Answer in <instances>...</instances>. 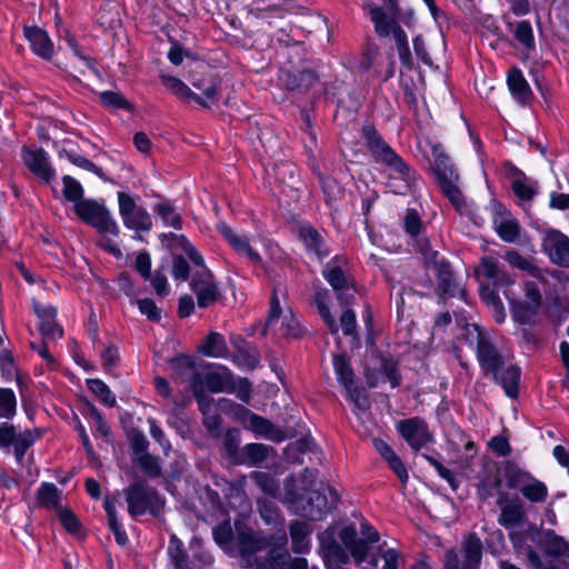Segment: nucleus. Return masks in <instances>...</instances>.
<instances>
[{
	"mask_svg": "<svg viewBox=\"0 0 569 569\" xmlns=\"http://www.w3.org/2000/svg\"><path fill=\"white\" fill-rule=\"evenodd\" d=\"M128 512L132 517L146 513L158 515L163 507L162 497L142 482H134L126 490Z\"/></svg>",
	"mask_w": 569,
	"mask_h": 569,
	"instance_id": "obj_8",
	"label": "nucleus"
},
{
	"mask_svg": "<svg viewBox=\"0 0 569 569\" xmlns=\"http://www.w3.org/2000/svg\"><path fill=\"white\" fill-rule=\"evenodd\" d=\"M234 530L237 533V546L239 553L246 562H250L257 552L266 549L272 542L271 538L263 536L260 532H254L242 521L234 522Z\"/></svg>",
	"mask_w": 569,
	"mask_h": 569,
	"instance_id": "obj_13",
	"label": "nucleus"
},
{
	"mask_svg": "<svg viewBox=\"0 0 569 569\" xmlns=\"http://www.w3.org/2000/svg\"><path fill=\"white\" fill-rule=\"evenodd\" d=\"M61 499V491L54 483L42 482L37 490L38 505L46 509H58Z\"/></svg>",
	"mask_w": 569,
	"mask_h": 569,
	"instance_id": "obj_43",
	"label": "nucleus"
},
{
	"mask_svg": "<svg viewBox=\"0 0 569 569\" xmlns=\"http://www.w3.org/2000/svg\"><path fill=\"white\" fill-rule=\"evenodd\" d=\"M365 378L370 388L389 383L395 389L401 383L398 362L387 357H379L373 367H368L365 371Z\"/></svg>",
	"mask_w": 569,
	"mask_h": 569,
	"instance_id": "obj_15",
	"label": "nucleus"
},
{
	"mask_svg": "<svg viewBox=\"0 0 569 569\" xmlns=\"http://www.w3.org/2000/svg\"><path fill=\"white\" fill-rule=\"evenodd\" d=\"M288 561L287 550L271 549L264 557H254L247 565L250 569H286Z\"/></svg>",
	"mask_w": 569,
	"mask_h": 569,
	"instance_id": "obj_37",
	"label": "nucleus"
},
{
	"mask_svg": "<svg viewBox=\"0 0 569 569\" xmlns=\"http://www.w3.org/2000/svg\"><path fill=\"white\" fill-rule=\"evenodd\" d=\"M38 430H24L18 432L13 443L14 457L19 463L22 462L26 451L40 438Z\"/></svg>",
	"mask_w": 569,
	"mask_h": 569,
	"instance_id": "obj_48",
	"label": "nucleus"
},
{
	"mask_svg": "<svg viewBox=\"0 0 569 569\" xmlns=\"http://www.w3.org/2000/svg\"><path fill=\"white\" fill-rule=\"evenodd\" d=\"M63 183V196L64 198L73 203V207L78 203V201H82L83 197V188L81 183L70 176H64L62 178Z\"/></svg>",
	"mask_w": 569,
	"mask_h": 569,
	"instance_id": "obj_56",
	"label": "nucleus"
},
{
	"mask_svg": "<svg viewBox=\"0 0 569 569\" xmlns=\"http://www.w3.org/2000/svg\"><path fill=\"white\" fill-rule=\"evenodd\" d=\"M515 38L517 41L528 50H533L536 47L533 30L528 20H521L517 23L515 29Z\"/></svg>",
	"mask_w": 569,
	"mask_h": 569,
	"instance_id": "obj_55",
	"label": "nucleus"
},
{
	"mask_svg": "<svg viewBox=\"0 0 569 569\" xmlns=\"http://www.w3.org/2000/svg\"><path fill=\"white\" fill-rule=\"evenodd\" d=\"M168 555L174 569H190L183 543L174 535L170 537Z\"/></svg>",
	"mask_w": 569,
	"mask_h": 569,
	"instance_id": "obj_49",
	"label": "nucleus"
},
{
	"mask_svg": "<svg viewBox=\"0 0 569 569\" xmlns=\"http://www.w3.org/2000/svg\"><path fill=\"white\" fill-rule=\"evenodd\" d=\"M539 548L543 553L553 560L543 566L539 553L529 548L527 551V559L532 569H569V541L557 535L553 530L547 529L538 535L536 540Z\"/></svg>",
	"mask_w": 569,
	"mask_h": 569,
	"instance_id": "obj_5",
	"label": "nucleus"
},
{
	"mask_svg": "<svg viewBox=\"0 0 569 569\" xmlns=\"http://www.w3.org/2000/svg\"><path fill=\"white\" fill-rule=\"evenodd\" d=\"M191 288L197 297V303L200 308H207L218 299V287L209 270H202L197 274L192 279Z\"/></svg>",
	"mask_w": 569,
	"mask_h": 569,
	"instance_id": "obj_24",
	"label": "nucleus"
},
{
	"mask_svg": "<svg viewBox=\"0 0 569 569\" xmlns=\"http://www.w3.org/2000/svg\"><path fill=\"white\" fill-rule=\"evenodd\" d=\"M378 552L385 562L382 569H399L400 553L397 549L387 548V543L383 542L379 545Z\"/></svg>",
	"mask_w": 569,
	"mask_h": 569,
	"instance_id": "obj_64",
	"label": "nucleus"
},
{
	"mask_svg": "<svg viewBox=\"0 0 569 569\" xmlns=\"http://www.w3.org/2000/svg\"><path fill=\"white\" fill-rule=\"evenodd\" d=\"M525 499L532 503L545 502L548 498V488L545 482L531 476L528 482L520 490Z\"/></svg>",
	"mask_w": 569,
	"mask_h": 569,
	"instance_id": "obj_47",
	"label": "nucleus"
},
{
	"mask_svg": "<svg viewBox=\"0 0 569 569\" xmlns=\"http://www.w3.org/2000/svg\"><path fill=\"white\" fill-rule=\"evenodd\" d=\"M76 214L86 223L96 228L103 237H118L119 226L111 212L100 202L91 199L78 201L73 207Z\"/></svg>",
	"mask_w": 569,
	"mask_h": 569,
	"instance_id": "obj_7",
	"label": "nucleus"
},
{
	"mask_svg": "<svg viewBox=\"0 0 569 569\" xmlns=\"http://www.w3.org/2000/svg\"><path fill=\"white\" fill-rule=\"evenodd\" d=\"M531 476L530 472L520 469L513 463H507L505 468L506 483L509 489L521 490Z\"/></svg>",
	"mask_w": 569,
	"mask_h": 569,
	"instance_id": "obj_52",
	"label": "nucleus"
},
{
	"mask_svg": "<svg viewBox=\"0 0 569 569\" xmlns=\"http://www.w3.org/2000/svg\"><path fill=\"white\" fill-rule=\"evenodd\" d=\"M0 371H1L2 378L6 381L9 382V381L16 380L18 386L22 385L18 368L14 362L13 355L8 349H2L0 351Z\"/></svg>",
	"mask_w": 569,
	"mask_h": 569,
	"instance_id": "obj_50",
	"label": "nucleus"
},
{
	"mask_svg": "<svg viewBox=\"0 0 569 569\" xmlns=\"http://www.w3.org/2000/svg\"><path fill=\"white\" fill-rule=\"evenodd\" d=\"M362 134L373 160L387 169V187L391 192L395 194H406L409 192L415 183V171L382 139L373 127H363Z\"/></svg>",
	"mask_w": 569,
	"mask_h": 569,
	"instance_id": "obj_1",
	"label": "nucleus"
},
{
	"mask_svg": "<svg viewBox=\"0 0 569 569\" xmlns=\"http://www.w3.org/2000/svg\"><path fill=\"white\" fill-rule=\"evenodd\" d=\"M501 478L498 472L485 473L477 486L479 498L486 501L493 496H498L497 505H501L505 498V493L501 491Z\"/></svg>",
	"mask_w": 569,
	"mask_h": 569,
	"instance_id": "obj_36",
	"label": "nucleus"
},
{
	"mask_svg": "<svg viewBox=\"0 0 569 569\" xmlns=\"http://www.w3.org/2000/svg\"><path fill=\"white\" fill-rule=\"evenodd\" d=\"M119 214L123 226L138 232H148L152 228V219L146 208L140 206L129 193L120 191L117 194Z\"/></svg>",
	"mask_w": 569,
	"mask_h": 569,
	"instance_id": "obj_11",
	"label": "nucleus"
},
{
	"mask_svg": "<svg viewBox=\"0 0 569 569\" xmlns=\"http://www.w3.org/2000/svg\"><path fill=\"white\" fill-rule=\"evenodd\" d=\"M199 352L210 358H222L226 359L229 356V349L224 337L219 333L211 331L202 341L199 347Z\"/></svg>",
	"mask_w": 569,
	"mask_h": 569,
	"instance_id": "obj_40",
	"label": "nucleus"
},
{
	"mask_svg": "<svg viewBox=\"0 0 569 569\" xmlns=\"http://www.w3.org/2000/svg\"><path fill=\"white\" fill-rule=\"evenodd\" d=\"M315 303L317 309L326 322L329 331L332 335H337L339 331V326L337 325L335 317L330 312V295L329 291L325 288H319L315 292Z\"/></svg>",
	"mask_w": 569,
	"mask_h": 569,
	"instance_id": "obj_41",
	"label": "nucleus"
},
{
	"mask_svg": "<svg viewBox=\"0 0 569 569\" xmlns=\"http://www.w3.org/2000/svg\"><path fill=\"white\" fill-rule=\"evenodd\" d=\"M372 445L376 451L388 462L389 467L395 471L401 482H406L409 477L407 468L393 449L386 441L378 438L372 440Z\"/></svg>",
	"mask_w": 569,
	"mask_h": 569,
	"instance_id": "obj_34",
	"label": "nucleus"
},
{
	"mask_svg": "<svg viewBox=\"0 0 569 569\" xmlns=\"http://www.w3.org/2000/svg\"><path fill=\"white\" fill-rule=\"evenodd\" d=\"M63 153L69 162L72 164L86 170L93 172L98 177L102 176V169L97 167L91 160L86 158L84 156L76 152L74 150H63Z\"/></svg>",
	"mask_w": 569,
	"mask_h": 569,
	"instance_id": "obj_60",
	"label": "nucleus"
},
{
	"mask_svg": "<svg viewBox=\"0 0 569 569\" xmlns=\"http://www.w3.org/2000/svg\"><path fill=\"white\" fill-rule=\"evenodd\" d=\"M338 382L343 389L355 386V373L349 358L346 355H335L332 360Z\"/></svg>",
	"mask_w": 569,
	"mask_h": 569,
	"instance_id": "obj_42",
	"label": "nucleus"
},
{
	"mask_svg": "<svg viewBox=\"0 0 569 569\" xmlns=\"http://www.w3.org/2000/svg\"><path fill=\"white\" fill-rule=\"evenodd\" d=\"M22 160L30 172L43 182L50 183L56 178V170L51 166L50 157L42 148L24 147Z\"/></svg>",
	"mask_w": 569,
	"mask_h": 569,
	"instance_id": "obj_19",
	"label": "nucleus"
},
{
	"mask_svg": "<svg viewBox=\"0 0 569 569\" xmlns=\"http://www.w3.org/2000/svg\"><path fill=\"white\" fill-rule=\"evenodd\" d=\"M361 535L365 537L363 539L357 537L353 526H346L340 530L339 538L357 566L362 569H377L378 557L370 555V543L379 541V533L372 526L363 522L361 523Z\"/></svg>",
	"mask_w": 569,
	"mask_h": 569,
	"instance_id": "obj_4",
	"label": "nucleus"
},
{
	"mask_svg": "<svg viewBox=\"0 0 569 569\" xmlns=\"http://www.w3.org/2000/svg\"><path fill=\"white\" fill-rule=\"evenodd\" d=\"M153 212L162 220L164 226L180 230L182 228L181 216L176 211L169 201L156 203L152 208Z\"/></svg>",
	"mask_w": 569,
	"mask_h": 569,
	"instance_id": "obj_46",
	"label": "nucleus"
},
{
	"mask_svg": "<svg viewBox=\"0 0 569 569\" xmlns=\"http://www.w3.org/2000/svg\"><path fill=\"white\" fill-rule=\"evenodd\" d=\"M298 234L309 257L322 260L329 254L330 250L322 233L311 224H301L298 229Z\"/></svg>",
	"mask_w": 569,
	"mask_h": 569,
	"instance_id": "obj_25",
	"label": "nucleus"
},
{
	"mask_svg": "<svg viewBox=\"0 0 569 569\" xmlns=\"http://www.w3.org/2000/svg\"><path fill=\"white\" fill-rule=\"evenodd\" d=\"M218 231L228 241L236 253L254 268L264 269V261L258 250L252 246L251 240L243 234H238L224 222L217 224Z\"/></svg>",
	"mask_w": 569,
	"mask_h": 569,
	"instance_id": "obj_14",
	"label": "nucleus"
},
{
	"mask_svg": "<svg viewBox=\"0 0 569 569\" xmlns=\"http://www.w3.org/2000/svg\"><path fill=\"white\" fill-rule=\"evenodd\" d=\"M284 0H252V9L260 18H282L286 13Z\"/></svg>",
	"mask_w": 569,
	"mask_h": 569,
	"instance_id": "obj_45",
	"label": "nucleus"
},
{
	"mask_svg": "<svg viewBox=\"0 0 569 569\" xmlns=\"http://www.w3.org/2000/svg\"><path fill=\"white\" fill-rule=\"evenodd\" d=\"M521 371L517 366L505 363L501 369H498L496 372L491 375L492 379L500 385L505 393L509 398L518 397V387L520 382Z\"/></svg>",
	"mask_w": 569,
	"mask_h": 569,
	"instance_id": "obj_30",
	"label": "nucleus"
},
{
	"mask_svg": "<svg viewBox=\"0 0 569 569\" xmlns=\"http://www.w3.org/2000/svg\"><path fill=\"white\" fill-rule=\"evenodd\" d=\"M86 385L88 389L94 396H97L103 405L110 408H113L117 405L116 396L112 393L108 385L101 379H87Z\"/></svg>",
	"mask_w": 569,
	"mask_h": 569,
	"instance_id": "obj_51",
	"label": "nucleus"
},
{
	"mask_svg": "<svg viewBox=\"0 0 569 569\" xmlns=\"http://www.w3.org/2000/svg\"><path fill=\"white\" fill-rule=\"evenodd\" d=\"M347 264L345 257L336 256L327 262L322 270L323 278L331 286L341 305L349 303L355 291L353 284L347 276Z\"/></svg>",
	"mask_w": 569,
	"mask_h": 569,
	"instance_id": "obj_12",
	"label": "nucleus"
},
{
	"mask_svg": "<svg viewBox=\"0 0 569 569\" xmlns=\"http://www.w3.org/2000/svg\"><path fill=\"white\" fill-rule=\"evenodd\" d=\"M258 510L264 525L272 526L277 530L270 538L279 547H284L288 537L284 529V519L280 516L278 509L271 501L263 499L258 501Z\"/></svg>",
	"mask_w": 569,
	"mask_h": 569,
	"instance_id": "obj_23",
	"label": "nucleus"
},
{
	"mask_svg": "<svg viewBox=\"0 0 569 569\" xmlns=\"http://www.w3.org/2000/svg\"><path fill=\"white\" fill-rule=\"evenodd\" d=\"M268 332L279 338H296L301 333L297 316L291 310L282 312L276 292L270 300L269 316L264 327V333Z\"/></svg>",
	"mask_w": 569,
	"mask_h": 569,
	"instance_id": "obj_10",
	"label": "nucleus"
},
{
	"mask_svg": "<svg viewBox=\"0 0 569 569\" xmlns=\"http://www.w3.org/2000/svg\"><path fill=\"white\" fill-rule=\"evenodd\" d=\"M493 226L501 238L506 242H515L519 237V224L510 213L497 211L493 218Z\"/></svg>",
	"mask_w": 569,
	"mask_h": 569,
	"instance_id": "obj_38",
	"label": "nucleus"
},
{
	"mask_svg": "<svg viewBox=\"0 0 569 569\" xmlns=\"http://www.w3.org/2000/svg\"><path fill=\"white\" fill-rule=\"evenodd\" d=\"M219 402L222 406V409L230 412L234 420L240 422L243 426V428H246V426L249 422V419L254 413L244 406L236 403L230 399L222 398L219 400Z\"/></svg>",
	"mask_w": 569,
	"mask_h": 569,
	"instance_id": "obj_53",
	"label": "nucleus"
},
{
	"mask_svg": "<svg viewBox=\"0 0 569 569\" xmlns=\"http://www.w3.org/2000/svg\"><path fill=\"white\" fill-rule=\"evenodd\" d=\"M423 258L427 268L431 269L438 279L439 295L452 297L455 295V280L450 264L435 250H426Z\"/></svg>",
	"mask_w": 569,
	"mask_h": 569,
	"instance_id": "obj_17",
	"label": "nucleus"
},
{
	"mask_svg": "<svg viewBox=\"0 0 569 569\" xmlns=\"http://www.w3.org/2000/svg\"><path fill=\"white\" fill-rule=\"evenodd\" d=\"M542 250L550 261L569 268V237L559 230H547L542 238Z\"/></svg>",
	"mask_w": 569,
	"mask_h": 569,
	"instance_id": "obj_20",
	"label": "nucleus"
},
{
	"mask_svg": "<svg viewBox=\"0 0 569 569\" xmlns=\"http://www.w3.org/2000/svg\"><path fill=\"white\" fill-rule=\"evenodd\" d=\"M17 412L16 393L10 388L0 387V418L10 419Z\"/></svg>",
	"mask_w": 569,
	"mask_h": 569,
	"instance_id": "obj_54",
	"label": "nucleus"
},
{
	"mask_svg": "<svg viewBox=\"0 0 569 569\" xmlns=\"http://www.w3.org/2000/svg\"><path fill=\"white\" fill-rule=\"evenodd\" d=\"M246 429L252 431L258 437L276 442H280L284 438L283 432L279 428L274 427L270 420L257 413L251 416Z\"/></svg>",
	"mask_w": 569,
	"mask_h": 569,
	"instance_id": "obj_33",
	"label": "nucleus"
},
{
	"mask_svg": "<svg viewBox=\"0 0 569 569\" xmlns=\"http://www.w3.org/2000/svg\"><path fill=\"white\" fill-rule=\"evenodd\" d=\"M232 361L238 368L252 370L259 365V355L254 349L247 348L239 350Z\"/></svg>",
	"mask_w": 569,
	"mask_h": 569,
	"instance_id": "obj_61",
	"label": "nucleus"
},
{
	"mask_svg": "<svg viewBox=\"0 0 569 569\" xmlns=\"http://www.w3.org/2000/svg\"><path fill=\"white\" fill-rule=\"evenodd\" d=\"M213 539L223 550L231 548L233 530L229 521H223L213 528Z\"/></svg>",
	"mask_w": 569,
	"mask_h": 569,
	"instance_id": "obj_57",
	"label": "nucleus"
},
{
	"mask_svg": "<svg viewBox=\"0 0 569 569\" xmlns=\"http://www.w3.org/2000/svg\"><path fill=\"white\" fill-rule=\"evenodd\" d=\"M477 359L486 376H491L505 363L498 350L481 335H479L477 343Z\"/></svg>",
	"mask_w": 569,
	"mask_h": 569,
	"instance_id": "obj_27",
	"label": "nucleus"
},
{
	"mask_svg": "<svg viewBox=\"0 0 569 569\" xmlns=\"http://www.w3.org/2000/svg\"><path fill=\"white\" fill-rule=\"evenodd\" d=\"M268 456V448L262 443H248L241 450L238 465L256 466L262 462Z\"/></svg>",
	"mask_w": 569,
	"mask_h": 569,
	"instance_id": "obj_44",
	"label": "nucleus"
},
{
	"mask_svg": "<svg viewBox=\"0 0 569 569\" xmlns=\"http://www.w3.org/2000/svg\"><path fill=\"white\" fill-rule=\"evenodd\" d=\"M232 371L226 366L194 372L190 378V390L196 400H212L207 392L232 391Z\"/></svg>",
	"mask_w": 569,
	"mask_h": 569,
	"instance_id": "obj_6",
	"label": "nucleus"
},
{
	"mask_svg": "<svg viewBox=\"0 0 569 569\" xmlns=\"http://www.w3.org/2000/svg\"><path fill=\"white\" fill-rule=\"evenodd\" d=\"M160 80L162 84L177 98L189 101L193 100L200 106H207V102L194 93L182 80L169 74H161Z\"/></svg>",
	"mask_w": 569,
	"mask_h": 569,
	"instance_id": "obj_39",
	"label": "nucleus"
},
{
	"mask_svg": "<svg viewBox=\"0 0 569 569\" xmlns=\"http://www.w3.org/2000/svg\"><path fill=\"white\" fill-rule=\"evenodd\" d=\"M507 84L512 98L526 104L532 98L531 88L519 68H512L507 74Z\"/></svg>",
	"mask_w": 569,
	"mask_h": 569,
	"instance_id": "obj_32",
	"label": "nucleus"
},
{
	"mask_svg": "<svg viewBox=\"0 0 569 569\" xmlns=\"http://www.w3.org/2000/svg\"><path fill=\"white\" fill-rule=\"evenodd\" d=\"M500 506L498 522L505 529H513L520 526L525 519L523 506L520 501L506 502L505 498Z\"/></svg>",
	"mask_w": 569,
	"mask_h": 569,
	"instance_id": "obj_35",
	"label": "nucleus"
},
{
	"mask_svg": "<svg viewBox=\"0 0 569 569\" xmlns=\"http://www.w3.org/2000/svg\"><path fill=\"white\" fill-rule=\"evenodd\" d=\"M511 189L516 197L521 201H531L538 192V182L527 177L516 167L508 170Z\"/></svg>",
	"mask_w": 569,
	"mask_h": 569,
	"instance_id": "obj_28",
	"label": "nucleus"
},
{
	"mask_svg": "<svg viewBox=\"0 0 569 569\" xmlns=\"http://www.w3.org/2000/svg\"><path fill=\"white\" fill-rule=\"evenodd\" d=\"M480 274L490 280L496 287H506L508 289L515 284L493 257H483L481 259Z\"/></svg>",
	"mask_w": 569,
	"mask_h": 569,
	"instance_id": "obj_31",
	"label": "nucleus"
},
{
	"mask_svg": "<svg viewBox=\"0 0 569 569\" xmlns=\"http://www.w3.org/2000/svg\"><path fill=\"white\" fill-rule=\"evenodd\" d=\"M462 561L453 550L446 553L445 569H478L481 560V542L471 536L462 548Z\"/></svg>",
	"mask_w": 569,
	"mask_h": 569,
	"instance_id": "obj_21",
	"label": "nucleus"
},
{
	"mask_svg": "<svg viewBox=\"0 0 569 569\" xmlns=\"http://www.w3.org/2000/svg\"><path fill=\"white\" fill-rule=\"evenodd\" d=\"M345 390L348 395V399L353 403L358 411L365 412L370 408L369 397L363 388L355 385L351 388H347Z\"/></svg>",
	"mask_w": 569,
	"mask_h": 569,
	"instance_id": "obj_62",
	"label": "nucleus"
},
{
	"mask_svg": "<svg viewBox=\"0 0 569 569\" xmlns=\"http://www.w3.org/2000/svg\"><path fill=\"white\" fill-rule=\"evenodd\" d=\"M506 261L517 269L528 271L531 274H536L538 269L523 256L516 250H508L505 254Z\"/></svg>",
	"mask_w": 569,
	"mask_h": 569,
	"instance_id": "obj_63",
	"label": "nucleus"
},
{
	"mask_svg": "<svg viewBox=\"0 0 569 569\" xmlns=\"http://www.w3.org/2000/svg\"><path fill=\"white\" fill-rule=\"evenodd\" d=\"M296 478L290 476L284 482L283 503L292 512L310 520H321L337 506L338 492L331 487H325L321 491L309 490L303 486V493L297 489Z\"/></svg>",
	"mask_w": 569,
	"mask_h": 569,
	"instance_id": "obj_2",
	"label": "nucleus"
},
{
	"mask_svg": "<svg viewBox=\"0 0 569 569\" xmlns=\"http://www.w3.org/2000/svg\"><path fill=\"white\" fill-rule=\"evenodd\" d=\"M525 301H518L512 287L505 289L503 295L510 303L512 316L516 321L525 325L536 315L541 303V293L536 281H527L523 284Z\"/></svg>",
	"mask_w": 569,
	"mask_h": 569,
	"instance_id": "obj_9",
	"label": "nucleus"
},
{
	"mask_svg": "<svg viewBox=\"0 0 569 569\" xmlns=\"http://www.w3.org/2000/svg\"><path fill=\"white\" fill-rule=\"evenodd\" d=\"M399 435L406 440L408 446L418 451L427 443L432 441V436L426 421L419 417H412L400 420L396 423Z\"/></svg>",
	"mask_w": 569,
	"mask_h": 569,
	"instance_id": "obj_16",
	"label": "nucleus"
},
{
	"mask_svg": "<svg viewBox=\"0 0 569 569\" xmlns=\"http://www.w3.org/2000/svg\"><path fill=\"white\" fill-rule=\"evenodd\" d=\"M425 459L435 468L438 476L448 482L452 490H457L460 486V481L455 471L445 467L441 462L431 456L423 455Z\"/></svg>",
	"mask_w": 569,
	"mask_h": 569,
	"instance_id": "obj_58",
	"label": "nucleus"
},
{
	"mask_svg": "<svg viewBox=\"0 0 569 569\" xmlns=\"http://www.w3.org/2000/svg\"><path fill=\"white\" fill-rule=\"evenodd\" d=\"M319 549L327 569H341L347 565L350 556L336 541V532L332 528L326 529L319 535Z\"/></svg>",
	"mask_w": 569,
	"mask_h": 569,
	"instance_id": "obj_18",
	"label": "nucleus"
},
{
	"mask_svg": "<svg viewBox=\"0 0 569 569\" xmlns=\"http://www.w3.org/2000/svg\"><path fill=\"white\" fill-rule=\"evenodd\" d=\"M363 8L368 12L378 36L387 37L398 26V13L387 11L371 1L365 2Z\"/></svg>",
	"mask_w": 569,
	"mask_h": 569,
	"instance_id": "obj_26",
	"label": "nucleus"
},
{
	"mask_svg": "<svg viewBox=\"0 0 569 569\" xmlns=\"http://www.w3.org/2000/svg\"><path fill=\"white\" fill-rule=\"evenodd\" d=\"M23 36L29 42L31 51L43 60H51L54 56V44L49 33L38 26H24Z\"/></svg>",
	"mask_w": 569,
	"mask_h": 569,
	"instance_id": "obj_22",
	"label": "nucleus"
},
{
	"mask_svg": "<svg viewBox=\"0 0 569 569\" xmlns=\"http://www.w3.org/2000/svg\"><path fill=\"white\" fill-rule=\"evenodd\" d=\"M289 533L291 549L295 553H308L310 551L312 528L308 522L302 520L291 521Z\"/></svg>",
	"mask_w": 569,
	"mask_h": 569,
	"instance_id": "obj_29",
	"label": "nucleus"
},
{
	"mask_svg": "<svg viewBox=\"0 0 569 569\" xmlns=\"http://www.w3.org/2000/svg\"><path fill=\"white\" fill-rule=\"evenodd\" d=\"M252 479L264 493L276 497L279 492V483L271 475L263 471H256L252 473Z\"/></svg>",
	"mask_w": 569,
	"mask_h": 569,
	"instance_id": "obj_59",
	"label": "nucleus"
},
{
	"mask_svg": "<svg viewBox=\"0 0 569 569\" xmlns=\"http://www.w3.org/2000/svg\"><path fill=\"white\" fill-rule=\"evenodd\" d=\"M431 157V169L438 180V183L443 194L448 198L450 203L455 207V209L458 212H467V200L458 187L459 174L451 159L438 144L432 146Z\"/></svg>",
	"mask_w": 569,
	"mask_h": 569,
	"instance_id": "obj_3",
	"label": "nucleus"
}]
</instances>
